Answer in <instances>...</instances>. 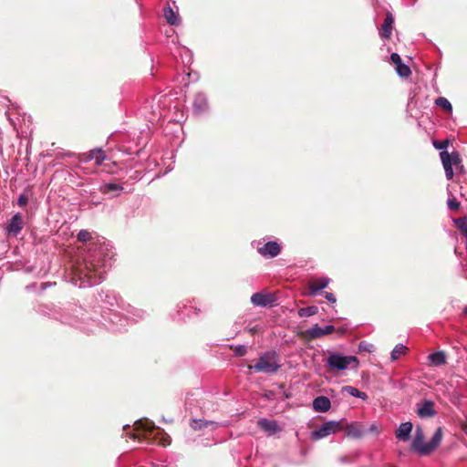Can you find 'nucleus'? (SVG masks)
<instances>
[{
    "instance_id": "nucleus-1",
    "label": "nucleus",
    "mask_w": 467,
    "mask_h": 467,
    "mask_svg": "<svg viewBox=\"0 0 467 467\" xmlns=\"http://www.w3.org/2000/svg\"><path fill=\"white\" fill-rule=\"evenodd\" d=\"M442 436V428L439 427L431 440L429 442H424V432L420 426H417L411 448L420 455H429L440 446Z\"/></svg>"
},
{
    "instance_id": "nucleus-2",
    "label": "nucleus",
    "mask_w": 467,
    "mask_h": 467,
    "mask_svg": "<svg viewBox=\"0 0 467 467\" xmlns=\"http://www.w3.org/2000/svg\"><path fill=\"white\" fill-rule=\"evenodd\" d=\"M280 368L275 353H265L261 356L254 365H249V369H254L257 372L275 373Z\"/></svg>"
},
{
    "instance_id": "nucleus-3",
    "label": "nucleus",
    "mask_w": 467,
    "mask_h": 467,
    "mask_svg": "<svg viewBox=\"0 0 467 467\" xmlns=\"http://www.w3.org/2000/svg\"><path fill=\"white\" fill-rule=\"evenodd\" d=\"M344 424L345 419H342L338 421H327L325 424H323L319 429L315 430L311 432V439L314 441H317L326 438L330 434L337 433L344 429Z\"/></svg>"
},
{
    "instance_id": "nucleus-4",
    "label": "nucleus",
    "mask_w": 467,
    "mask_h": 467,
    "mask_svg": "<svg viewBox=\"0 0 467 467\" xmlns=\"http://www.w3.org/2000/svg\"><path fill=\"white\" fill-rule=\"evenodd\" d=\"M357 358L354 356H342L337 353L329 354L327 364L329 370H344L352 362H356Z\"/></svg>"
},
{
    "instance_id": "nucleus-5",
    "label": "nucleus",
    "mask_w": 467,
    "mask_h": 467,
    "mask_svg": "<svg viewBox=\"0 0 467 467\" xmlns=\"http://www.w3.org/2000/svg\"><path fill=\"white\" fill-rule=\"evenodd\" d=\"M440 155L445 171L446 178L448 180H451L454 174L452 165L457 167L462 161L460 154L457 151H453L451 153H449L448 151H441Z\"/></svg>"
},
{
    "instance_id": "nucleus-6",
    "label": "nucleus",
    "mask_w": 467,
    "mask_h": 467,
    "mask_svg": "<svg viewBox=\"0 0 467 467\" xmlns=\"http://www.w3.org/2000/svg\"><path fill=\"white\" fill-rule=\"evenodd\" d=\"M434 406L435 404L432 400L426 399L422 400L420 403L417 404L416 412L421 419L432 418L437 414Z\"/></svg>"
},
{
    "instance_id": "nucleus-7",
    "label": "nucleus",
    "mask_w": 467,
    "mask_h": 467,
    "mask_svg": "<svg viewBox=\"0 0 467 467\" xmlns=\"http://www.w3.org/2000/svg\"><path fill=\"white\" fill-rule=\"evenodd\" d=\"M275 300L273 294L255 293L251 297V302L258 306H273Z\"/></svg>"
},
{
    "instance_id": "nucleus-8",
    "label": "nucleus",
    "mask_w": 467,
    "mask_h": 467,
    "mask_svg": "<svg viewBox=\"0 0 467 467\" xmlns=\"http://www.w3.org/2000/svg\"><path fill=\"white\" fill-rule=\"evenodd\" d=\"M334 331L335 327L332 325L326 326L324 328L316 325L305 331V335L309 339H315L319 338L325 335L332 334Z\"/></svg>"
},
{
    "instance_id": "nucleus-9",
    "label": "nucleus",
    "mask_w": 467,
    "mask_h": 467,
    "mask_svg": "<svg viewBox=\"0 0 467 467\" xmlns=\"http://www.w3.org/2000/svg\"><path fill=\"white\" fill-rule=\"evenodd\" d=\"M348 437L353 439L361 438L368 431L364 429L363 425L359 422H352L348 424L345 420L344 429Z\"/></svg>"
},
{
    "instance_id": "nucleus-10",
    "label": "nucleus",
    "mask_w": 467,
    "mask_h": 467,
    "mask_svg": "<svg viewBox=\"0 0 467 467\" xmlns=\"http://www.w3.org/2000/svg\"><path fill=\"white\" fill-rule=\"evenodd\" d=\"M330 282L328 277H321V278H312L308 281V295L316 296L319 291L326 288Z\"/></svg>"
},
{
    "instance_id": "nucleus-11",
    "label": "nucleus",
    "mask_w": 467,
    "mask_h": 467,
    "mask_svg": "<svg viewBox=\"0 0 467 467\" xmlns=\"http://www.w3.org/2000/svg\"><path fill=\"white\" fill-rule=\"evenodd\" d=\"M281 246L274 241L267 242L258 248V253L265 257H275L280 254Z\"/></svg>"
},
{
    "instance_id": "nucleus-12",
    "label": "nucleus",
    "mask_w": 467,
    "mask_h": 467,
    "mask_svg": "<svg viewBox=\"0 0 467 467\" xmlns=\"http://www.w3.org/2000/svg\"><path fill=\"white\" fill-rule=\"evenodd\" d=\"M24 227L23 216L21 213H16L9 221L6 231L8 234L16 236Z\"/></svg>"
},
{
    "instance_id": "nucleus-13",
    "label": "nucleus",
    "mask_w": 467,
    "mask_h": 467,
    "mask_svg": "<svg viewBox=\"0 0 467 467\" xmlns=\"http://www.w3.org/2000/svg\"><path fill=\"white\" fill-rule=\"evenodd\" d=\"M394 18L390 12H387L383 24L379 28V36L383 39H389L392 34Z\"/></svg>"
},
{
    "instance_id": "nucleus-14",
    "label": "nucleus",
    "mask_w": 467,
    "mask_h": 467,
    "mask_svg": "<svg viewBox=\"0 0 467 467\" xmlns=\"http://www.w3.org/2000/svg\"><path fill=\"white\" fill-rule=\"evenodd\" d=\"M390 59L391 62L396 66V71L400 77L408 78L411 74L410 67L402 63L399 54L392 53Z\"/></svg>"
},
{
    "instance_id": "nucleus-15",
    "label": "nucleus",
    "mask_w": 467,
    "mask_h": 467,
    "mask_svg": "<svg viewBox=\"0 0 467 467\" xmlns=\"http://www.w3.org/2000/svg\"><path fill=\"white\" fill-rule=\"evenodd\" d=\"M257 426L264 431L267 432L269 435L275 434L281 431V428L277 424L275 420H270L267 419H260L257 421Z\"/></svg>"
},
{
    "instance_id": "nucleus-16",
    "label": "nucleus",
    "mask_w": 467,
    "mask_h": 467,
    "mask_svg": "<svg viewBox=\"0 0 467 467\" xmlns=\"http://www.w3.org/2000/svg\"><path fill=\"white\" fill-rule=\"evenodd\" d=\"M313 409L318 412H327L331 407L330 400L326 396H318L313 400Z\"/></svg>"
},
{
    "instance_id": "nucleus-17",
    "label": "nucleus",
    "mask_w": 467,
    "mask_h": 467,
    "mask_svg": "<svg viewBox=\"0 0 467 467\" xmlns=\"http://www.w3.org/2000/svg\"><path fill=\"white\" fill-rule=\"evenodd\" d=\"M412 428L413 425L410 421L401 423L396 431V438L403 441H408L410 437Z\"/></svg>"
},
{
    "instance_id": "nucleus-18",
    "label": "nucleus",
    "mask_w": 467,
    "mask_h": 467,
    "mask_svg": "<svg viewBox=\"0 0 467 467\" xmlns=\"http://www.w3.org/2000/svg\"><path fill=\"white\" fill-rule=\"evenodd\" d=\"M87 155L88 160H95L97 165L102 164L106 159L105 152L101 149L91 150Z\"/></svg>"
},
{
    "instance_id": "nucleus-19",
    "label": "nucleus",
    "mask_w": 467,
    "mask_h": 467,
    "mask_svg": "<svg viewBox=\"0 0 467 467\" xmlns=\"http://www.w3.org/2000/svg\"><path fill=\"white\" fill-rule=\"evenodd\" d=\"M164 17L170 25L176 26L180 24L178 15L170 6L164 8Z\"/></svg>"
},
{
    "instance_id": "nucleus-20",
    "label": "nucleus",
    "mask_w": 467,
    "mask_h": 467,
    "mask_svg": "<svg viewBox=\"0 0 467 467\" xmlns=\"http://www.w3.org/2000/svg\"><path fill=\"white\" fill-rule=\"evenodd\" d=\"M429 359L434 366H441L446 363V355L443 351H437L429 356Z\"/></svg>"
},
{
    "instance_id": "nucleus-21",
    "label": "nucleus",
    "mask_w": 467,
    "mask_h": 467,
    "mask_svg": "<svg viewBox=\"0 0 467 467\" xmlns=\"http://www.w3.org/2000/svg\"><path fill=\"white\" fill-rule=\"evenodd\" d=\"M342 392H346L350 396L357 397V398L362 399L364 400L368 399V395L365 392H362L352 386L343 387Z\"/></svg>"
},
{
    "instance_id": "nucleus-22",
    "label": "nucleus",
    "mask_w": 467,
    "mask_h": 467,
    "mask_svg": "<svg viewBox=\"0 0 467 467\" xmlns=\"http://www.w3.org/2000/svg\"><path fill=\"white\" fill-rule=\"evenodd\" d=\"M122 190H123V187L117 183H106L100 187V192L105 194H108V193H110L113 192H119Z\"/></svg>"
},
{
    "instance_id": "nucleus-23",
    "label": "nucleus",
    "mask_w": 467,
    "mask_h": 467,
    "mask_svg": "<svg viewBox=\"0 0 467 467\" xmlns=\"http://www.w3.org/2000/svg\"><path fill=\"white\" fill-rule=\"evenodd\" d=\"M408 350V348L403 346L402 344L397 345L394 349L391 351V360L395 361L400 358V356L405 355Z\"/></svg>"
},
{
    "instance_id": "nucleus-24",
    "label": "nucleus",
    "mask_w": 467,
    "mask_h": 467,
    "mask_svg": "<svg viewBox=\"0 0 467 467\" xmlns=\"http://www.w3.org/2000/svg\"><path fill=\"white\" fill-rule=\"evenodd\" d=\"M317 310H318V308L316 306L302 307L298 310V316L300 317H311V316L316 315L317 313Z\"/></svg>"
},
{
    "instance_id": "nucleus-25",
    "label": "nucleus",
    "mask_w": 467,
    "mask_h": 467,
    "mask_svg": "<svg viewBox=\"0 0 467 467\" xmlns=\"http://www.w3.org/2000/svg\"><path fill=\"white\" fill-rule=\"evenodd\" d=\"M435 103H436V105H438L439 107H441L444 110H446L447 112H451L452 110V106H451V102L444 97H439L435 100Z\"/></svg>"
},
{
    "instance_id": "nucleus-26",
    "label": "nucleus",
    "mask_w": 467,
    "mask_h": 467,
    "mask_svg": "<svg viewBox=\"0 0 467 467\" xmlns=\"http://www.w3.org/2000/svg\"><path fill=\"white\" fill-rule=\"evenodd\" d=\"M454 223L462 234L467 236V218L461 217L454 220Z\"/></svg>"
},
{
    "instance_id": "nucleus-27",
    "label": "nucleus",
    "mask_w": 467,
    "mask_h": 467,
    "mask_svg": "<svg viewBox=\"0 0 467 467\" xmlns=\"http://www.w3.org/2000/svg\"><path fill=\"white\" fill-rule=\"evenodd\" d=\"M231 349L234 350L235 356H237V357H244L247 353L246 348L243 345H238V346H234V347L232 346Z\"/></svg>"
},
{
    "instance_id": "nucleus-28",
    "label": "nucleus",
    "mask_w": 467,
    "mask_h": 467,
    "mask_svg": "<svg viewBox=\"0 0 467 467\" xmlns=\"http://www.w3.org/2000/svg\"><path fill=\"white\" fill-rule=\"evenodd\" d=\"M134 427H135V430L136 431H149L151 430V427H150V424L148 423V422H142L141 420H139V421H136L135 424H134Z\"/></svg>"
},
{
    "instance_id": "nucleus-29",
    "label": "nucleus",
    "mask_w": 467,
    "mask_h": 467,
    "mask_svg": "<svg viewBox=\"0 0 467 467\" xmlns=\"http://www.w3.org/2000/svg\"><path fill=\"white\" fill-rule=\"evenodd\" d=\"M91 238V234L87 230H81L78 234V240L79 242L85 243Z\"/></svg>"
},
{
    "instance_id": "nucleus-30",
    "label": "nucleus",
    "mask_w": 467,
    "mask_h": 467,
    "mask_svg": "<svg viewBox=\"0 0 467 467\" xmlns=\"http://www.w3.org/2000/svg\"><path fill=\"white\" fill-rule=\"evenodd\" d=\"M207 422L205 421H202L201 420H193L191 423V427L197 431V430H202L203 427H206L207 426Z\"/></svg>"
},
{
    "instance_id": "nucleus-31",
    "label": "nucleus",
    "mask_w": 467,
    "mask_h": 467,
    "mask_svg": "<svg viewBox=\"0 0 467 467\" xmlns=\"http://www.w3.org/2000/svg\"><path fill=\"white\" fill-rule=\"evenodd\" d=\"M447 203L448 207L451 211H458L461 206V203L456 200V198L449 199Z\"/></svg>"
},
{
    "instance_id": "nucleus-32",
    "label": "nucleus",
    "mask_w": 467,
    "mask_h": 467,
    "mask_svg": "<svg viewBox=\"0 0 467 467\" xmlns=\"http://www.w3.org/2000/svg\"><path fill=\"white\" fill-rule=\"evenodd\" d=\"M28 203V195L26 192H23L19 195L17 200V204L20 207H24Z\"/></svg>"
},
{
    "instance_id": "nucleus-33",
    "label": "nucleus",
    "mask_w": 467,
    "mask_h": 467,
    "mask_svg": "<svg viewBox=\"0 0 467 467\" xmlns=\"http://www.w3.org/2000/svg\"><path fill=\"white\" fill-rule=\"evenodd\" d=\"M448 144H449L448 140L434 141V143H433L434 147L438 150H442V149L447 148Z\"/></svg>"
},
{
    "instance_id": "nucleus-34",
    "label": "nucleus",
    "mask_w": 467,
    "mask_h": 467,
    "mask_svg": "<svg viewBox=\"0 0 467 467\" xmlns=\"http://www.w3.org/2000/svg\"><path fill=\"white\" fill-rule=\"evenodd\" d=\"M325 297L330 303H335L337 301L336 296L332 293H326Z\"/></svg>"
},
{
    "instance_id": "nucleus-35",
    "label": "nucleus",
    "mask_w": 467,
    "mask_h": 467,
    "mask_svg": "<svg viewBox=\"0 0 467 467\" xmlns=\"http://www.w3.org/2000/svg\"><path fill=\"white\" fill-rule=\"evenodd\" d=\"M461 427L462 430L467 434V416L465 421L462 423Z\"/></svg>"
},
{
    "instance_id": "nucleus-36",
    "label": "nucleus",
    "mask_w": 467,
    "mask_h": 467,
    "mask_svg": "<svg viewBox=\"0 0 467 467\" xmlns=\"http://www.w3.org/2000/svg\"><path fill=\"white\" fill-rule=\"evenodd\" d=\"M368 431H378V428H377L376 425L373 424V425H371L369 427V429Z\"/></svg>"
},
{
    "instance_id": "nucleus-37",
    "label": "nucleus",
    "mask_w": 467,
    "mask_h": 467,
    "mask_svg": "<svg viewBox=\"0 0 467 467\" xmlns=\"http://www.w3.org/2000/svg\"><path fill=\"white\" fill-rule=\"evenodd\" d=\"M363 345H367V344H366V343H364V342H361V343H360V345H359V348H362V349H364V350H368V349L367 348V347H364Z\"/></svg>"
},
{
    "instance_id": "nucleus-38",
    "label": "nucleus",
    "mask_w": 467,
    "mask_h": 467,
    "mask_svg": "<svg viewBox=\"0 0 467 467\" xmlns=\"http://www.w3.org/2000/svg\"><path fill=\"white\" fill-rule=\"evenodd\" d=\"M133 438H134V439H137V438H138V439H140V438H141V435H140V434H134V435H133Z\"/></svg>"
},
{
    "instance_id": "nucleus-39",
    "label": "nucleus",
    "mask_w": 467,
    "mask_h": 467,
    "mask_svg": "<svg viewBox=\"0 0 467 467\" xmlns=\"http://www.w3.org/2000/svg\"><path fill=\"white\" fill-rule=\"evenodd\" d=\"M463 314H464V315H467V306H466L464 307V309H463Z\"/></svg>"
},
{
    "instance_id": "nucleus-40",
    "label": "nucleus",
    "mask_w": 467,
    "mask_h": 467,
    "mask_svg": "<svg viewBox=\"0 0 467 467\" xmlns=\"http://www.w3.org/2000/svg\"><path fill=\"white\" fill-rule=\"evenodd\" d=\"M279 388H280V389H283V388H284V385H283V384H280V385H279Z\"/></svg>"
}]
</instances>
